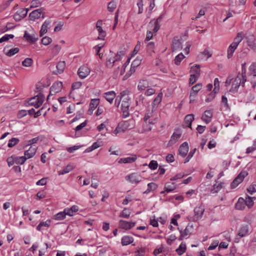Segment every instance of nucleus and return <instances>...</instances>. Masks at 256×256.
Wrapping results in <instances>:
<instances>
[{
  "instance_id": "f257e3e1",
  "label": "nucleus",
  "mask_w": 256,
  "mask_h": 256,
  "mask_svg": "<svg viewBox=\"0 0 256 256\" xmlns=\"http://www.w3.org/2000/svg\"><path fill=\"white\" fill-rule=\"evenodd\" d=\"M134 120H128L122 121L118 123L117 127L114 131L115 134H117L119 132H124L128 129H131L133 127Z\"/></svg>"
},
{
  "instance_id": "f03ea898",
  "label": "nucleus",
  "mask_w": 256,
  "mask_h": 256,
  "mask_svg": "<svg viewBox=\"0 0 256 256\" xmlns=\"http://www.w3.org/2000/svg\"><path fill=\"white\" fill-rule=\"evenodd\" d=\"M204 212V207L201 204L200 206H196L194 208V216L192 217H190V218H189V217H188V218L189 220L192 222H196L202 218Z\"/></svg>"
},
{
  "instance_id": "7ed1b4c3",
  "label": "nucleus",
  "mask_w": 256,
  "mask_h": 256,
  "mask_svg": "<svg viewBox=\"0 0 256 256\" xmlns=\"http://www.w3.org/2000/svg\"><path fill=\"white\" fill-rule=\"evenodd\" d=\"M244 83L245 82H243L242 76H240V73L239 72L232 83V86L231 88L230 89V92H237L238 88L240 85L242 86H244Z\"/></svg>"
},
{
  "instance_id": "20e7f679",
  "label": "nucleus",
  "mask_w": 256,
  "mask_h": 256,
  "mask_svg": "<svg viewBox=\"0 0 256 256\" xmlns=\"http://www.w3.org/2000/svg\"><path fill=\"white\" fill-rule=\"evenodd\" d=\"M248 173L246 171L241 172L231 183V188H236L240 183L243 181L244 178L246 176H248Z\"/></svg>"
},
{
  "instance_id": "39448f33",
  "label": "nucleus",
  "mask_w": 256,
  "mask_h": 256,
  "mask_svg": "<svg viewBox=\"0 0 256 256\" xmlns=\"http://www.w3.org/2000/svg\"><path fill=\"white\" fill-rule=\"evenodd\" d=\"M136 224V222H128L120 220L118 222V228L128 230L134 227Z\"/></svg>"
},
{
  "instance_id": "423d86ee",
  "label": "nucleus",
  "mask_w": 256,
  "mask_h": 256,
  "mask_svg": "<svg viewBox=\"0 0 256 256\" xmlns=\"http://www.w3.org/2000/svg\"><path fill=\"white\" fill-rule=\"evenodd\" d=\"M62 87V82H54L50 88V94L48 96V100L50 95H54L60 92Z\"/></svg>"
},
{
  "instance_id": "0eeeda50",
  "label": "nucleus",
  "mask_w": 256,
  "mask_h": 256,
  "mask_svg": "<svg viewBox=\"0 0 256 256\" xmlns=\"http://www.w3.org/2000/svg\"><path fill=\"white\" fill-rule=\"evenodd\" d=\"M90 69L86 65L81 66L78 72L80 78L82 79L86 78L90 73Z\"/></svg>"
},
{
  "instance_id": "6e6552de",
  "label": "nucleus",
  "mask_w": 256,
  "mask_h": 256,
  "mask_svg": "<svg viewBox=\"0 0 256 256\" xmlns=\"http://www.w3.org/2000/svg\"><path fill=\"white\" fill-rule=\"evenodd\" d=\"M126 180H130L132 184H137L141 181V177L136 173H132L126 176Z\"/></svg>"
},
{
  "instance_id": "1a4fd4ad",
  "label": "nucleus",
  "mask_w": 256,
  "mask_h": 256,
  "mask_svg": "<svg viewBox=\"0 0 256 256\" xmlns=\"http://www.w3.org/2000/svg\"><path fill=\"white\" fill-rule=\"evenodd\" d=\"M188 151V145L187 142H184L180 146L178 150V154L182 157L184 158L186 156Z\"/></svg>"
},
{
  "instance_id": "9d476101",
  "label": "nucleus",
  "mask_w": 256,
  "mask_h": 256,
  "mask_svg": "<svg viewBox=\"0 0 256 256\" xmlns=\"http://www.w3.org/2000/svg\"><path fill=\"white\" fill-rule=\"evenodd\" d=\"M42 8H38L33 10L29 14V18L30 20H34L36 19L40 18L42 14Z\"/></svg>"
},
{
  "instance_id": "9b49d317",
  "label": "nucleus",
  "mask_w": 256,
  "mask_h": 256,
  "mask_svg": "<svg viewBox=\"0 0 256 256\" xmlns=\"http://www.w3.org/2000/svg\"><path fill=\"white\" fill-rule=\"evenodd\" d=\"M125 54V52L124 50H120L117 52L116 54L114 57V58L116 62V66L118 65L117 68L118 70H116V72L118 73V70L120 69V66L118 64V62L122 60V56H124Z\"/></svg>"
},
{
  "instance_id": "f8f14e48",
  "label": "nucleus",
  "mask_w": 256,
  "mask_h": 256,
  "mask_svg": "<svg viewBox=\"0 0 256 256\" xmlns=\"http://www.w3.org/2000/svg\"><path fill=\"white\" fill-rule=\"evenodd\" d=\"M212 116V113L210 110H206L204 112V114L202 116V120L206 124L211 122Z\"/></svg>"
},
{
  "instance_id": "ddd939ff",
  "label": "nucleus",
  "mask_w": 256,
  "mask_h": 256,
  "mask_svg": "<svg viewBox=\"0 0 256 256\" xmlns=\"http://www.w3.org/2000/svg\"><path fill=\"white\" fill-rule=\"evenodd\" d=\"M249 226L248 224L242 225L240 228L238 232V236L240 237H244L248 234Z\"/></svg>"
},
{
  "instance_id": "4468645a",
  "label": "nucleus",
  "mask_w": 256,
  "mask_h": 256,
  "mask_svg": "<svg viewBox=\"0 0 256 256\" xmlns=\"http://www.w3.org/2000/svg\"><path fill=\"white\" fill-rule=\"evenodd\" d=\"M56 71L54 72L53 74H62L65 68H66V63L64 61H60L59 62L56 66Z\"/></svg>"
},
{
  "instance_id": "2eb2a0df",
  "label": "nucleus",
  "mask_w": 256,
  "mask_h": 256,
  "mask_svg": "<svg viewBox=\"0 0 256 256\" xmlns=\"http://www.w3.org/2000/svg\"><path fill=\"white\" fill-rule=\"evenodd\" d=\"M194 120V116L192 114H187L184 119V124L186 127L192 128V123Z\"/></svg>"
},
{
  "instance_id": "dca6fc26",
  "label": "nucleus",
  "mask_w": 256,
  "mask_h": 256,
  "mask_svg": "<svg viewBox=\"0 0 256 256\" xmlns=\"http://www.w3.org/2000/svg\"><path fill=\"white\" fill-rule=\"evenodd\" d=\"M36 152V148L34 146H30L29 149L24 152V156L27 159H29L33 157Z\"/></svg>"
},
{
  "instance_id": "f3484780",
  "label": "nucleus",
  "mask_w": 256,
  "mask_h": 256,
  "mask_svg": "<svg viewBox=\"0 0 256 256\" xmlns=\"http://www.w3.org/2000/svg\"><path fill=\"white\" fill-rule=\"evenodd\" d=\"M182 49V45L180 40L174 38L172 41V51H177Z\"/></svg>"
},
{
  "instance_id": "a211bd4d",
  "label": "nucleus",
  "mask_w": 256,
  "mask_h": 256,
  "mask_svg": "<svg viewBox=\"0 0 256 256\" xmlns=\"http://www.w3.org/2000/svg\"><path fill=\"white\" fill-rule=\"evenodd\" d=\"M104 97L110 104H112L116 97V93L114 91H110L104 94Z\"/></svg>"
},
{
  "instance_id": "6ab92c4d",
  "label": "nucleus",
  "mask_w": 256,
  "mask_h": 256,
  "mask_svg": "<svg viewBox=\"0 0 256 256\" xmlns=\"http://www.w3.org/2000/svg\"><path fill=\"white\" fill-rule=\"evenodd\" d=\"M164 15L163 14L160 15L158 18L154 22V28L152 30L154 33H156L160 28V22L163 19Z\"/></svg>"
},
{
  "instance_id": "aec40b11",
  "label": "nucleus",
  "mask_w": 256,
  "mask_h": 256,
  "mask_svg": "<svg viewBox=\"0 0 256 256\" xmlns=\"http://www.w3.org/2000/svg\"><path fill=\"white\" fill-rule=\"evenodd\" d=\"M24 38L30 43L34 44L38 40V38H36L34 34H30L26 31H25Z\"/></svg>"
},
{
  "instance_id": "412c9836",
  "label": "nucleus",
  "mask_w": 256,
  "mask_h": 256,
  "mask_svg": "<svg viewBox=\"0 0 256 256\" xmlns=\"http://www.w3.org/2000/svg\"><path fill=\"white\" fill-rule=\"evenodd\" d=\"M100 103V100L98 98L92 99L90 104V108L88 112L91 113L95 110Z\"/></svg>"
},
{
  "instance_id": "4be33fe9",
  "label": "nucleus",
  "mask_w": 256,
  "mask_h": 256,
  "mask_svg": "<svg viewBox=\"0 0 256 256\" xmlns=\"http://www.w3.org/2000/svg\"><path fill=\"white\" fill-rule=\"evenodd\" d=\"M51 22L50 20H46L44 21V22L43 23L40 32V36H42L44 34L46 33L48 31V27L49 26V24H50Z\"/></svg>"
},
{
  "instance_id": "5701e85b",
  "label": "nucleus",
  "mask_w": 256,
  "mask_h": 256,
  "mask_svg": "<svg viewBox=\"0 0 256 256\" xmlns=\"http://www.w3.org/2000/svg\"><path fill=\"white\" fill-rule=\"evenodd\" d=\"M246 207L245 200L242 198H238V201L235 205V208L236 210H242Z\"/></svg>"
},
{
  "instance_id": "b1692460",
  "label": "nucleus",
  "mask_w": 256,
  "mask_h": 256,
  "mask_svg": "<svg viewBox=\"0 0 256 256\" xmlns=\"http://www.w3.org/2000/svg\"><path fill=\"white\" fill-rule=\"evenodd\" d=\"M243 36L244 34L242 32H238L232 44L238 47L239 44L243 40Z\"/></svg>"
},
{
  "instance_id": "393cba45",
  "label": "nucleus",
  "mask_w": 256,
  "mask_h": 256,
  "mask_svg": "<svg viewBox=\"0 0 256 256\" xmlns=\"http://www.w3.org/2000/svg\"><path fill=\"white\" fill-rule=\"evenodd\" d=\"M136 160V155H133L132 156H129L127 158H122L118 161L119 163H132Z\"/></svg>"
},
{
  "instance_id": "a878e982",
  "label": "nucleus",
  "mask_w": 256,
  "mask_h": 256,
  "mask_svg": "<svg viewBox=\"0 0 256 256\" xmlns=\"http://www.w3.org/2000/svg\"><path fill=\"white\" fill-rule=\"evenodd\" d=\"M134 242V238L130 236H124L122 238L121 243L122 246H127Z\"/></svg>"
},
{
  "instance_id": "bb28decb",
  "label": "nucleus",
  "mask_w": 256,
  "mask_h": 256,
  "mask_svg": "<svg viewBox=\"0 0 256 256\" xmlns=\"http://www.w3.org/2000/svg\"><path fill=\"white\" fill-rule=\"evenodd\" d=\"M190 228H192V226H188L184 230V231L182 230H180V235L179 238V240H183V238L186 236L189 235L190 234Z\"/></svg>"
},
{
  "instance_id": "cd10ccee",
  "label": "nucleus",
  "mask_w": 256,
  "mask_h": 256,
  "mask_svg": "<svg viewBox=\"0 0 256 256\" xmlns=\"http://www.w3.org/2000/svg\"><path fill=\"white\" fill-rule=\"evenodd\" d=\"M190 72L191 74H193L200 76V66L198 64H195L194 66H192L190 70Z\"/></svg>"
},
{
  "instance_id": "c85d7f7f",
  "label": "nucleus",
  "mask_w": 256,
  "mask_h": 256,
  "mask_svg": "<svg viewBox=\"0 0 256 256\" xmlns=\"http://www.w3.org/2000/svg\"><path fill=\"white\" fill-rule=\"evenodd\" d=\"M130 98L126 94L125 96L122 98L121 106L125 108L126 107L129 108L130 104Z\"/></svg>"
},
{
  "instance_id": "c756f323",
  "label": "nucleus",
  "mask_w": 256,
  "mask_h": 256,
  "mask_svg": "<svg viewBox=\"0 0 256 256\" xmlns=\"http://www.w3.org/2000/svg\"><path fill=\"white\" fill-rule=\"evenodd\" d=\"M158 188V185L154 182H150L148 184V188L144 192V194H148L151 191H154Z\"/></svg>"
},
{
  "instance_id": "7c9ffc66",
  "label": "nucleus",
  "mask_w": 256,
  "mask_h": 256,
  "mask_svg": "<svg viewBox=\"0 0 256 256\" xmlns=\"http://www.w3.org/2000/svg\"><path fill=\"white\" fill-rule=\"evenodd\" d=\"M236 48H237V46H234L232 44H230V45L228 46V50H227V58H228L230 59L232 56L234 52V51Z\"/></svg>"
},
{
  "instance_id": "2f4dec72",
  "label": "nucleus",
  "mask_w": 256,
  "mask_h": 256,
  "mask_svg": "<svg viewBox=\"0 0 256 256\" xmlns=\"http://www.w3.org/2000/svg\"><path fill=\"white\" fill-rule=\"evenodd\" d=\"M148 87V82L146 80H142L138 83V88L140 90H144Z\"/></svg>"
},
{
  "instance_id": "473e14b6",
  "label": "nucleus",
  "mask_w": 256,
  "mask_h": 256,
  "mask_svg": "<svg viewBox=\"0 0 256 256\" xmlns=\"http://www.w3.org/2000/svg\"><path fill=\"white\" fill-rule=\"evenodd\" d=\"M14 158V161L15 162V164H24L26 160V158H25V156H13Z\"/></svg>"
},
{
  "instance_id": "72a5a7b5",
  "label": "nucleus",
  "mask_w": 256,
  "mask_h": 256,
  "mask_svg": "<svg viewBox=\"0 0 256 256\" xmlns=\"http://www.w3.org/2000/svg\"><path fill=\"white\" fill-rule=\"evenodd\" d=\"M74 169V166L70 164L67 165L62 171H59L58 174L59 175H63L68 173Z\"/></svg>"
},
{
  "instance_id": "f704fd0d",
  "label": "nucleus",
  "mask_w": 256,
  "mask_h": 256,
  "mask_svg": "<svg viewBox=\"0 0 256 256\" xmlns=\"http://www.w3.org/2000/svg\"><path fill=\"white\" fill-rule=\"evenodd\" d=\"M152 130L151 126L148 123V122H144L142 125V128L139 132L140 133H144L148 132H150Z\"/></svg>"
},
{
  "instance_id": "c9c22d12",
  "label": "nucleus",
  "mask_w": 256,
  "mask_h": 256,
  "mask_svg": "<svg viewBox=\"0 0 256 256\" xmlns=\"http://www.w3.org/2000/svg\"><path fill=\"white\" fill-rule=\"evenodd\" d=\"M181 135L182 134L180 132H174L170 138V142L171 144L175 143L180 137Z\"/></svg>"
},
{
  "instance_id": "e433bc0d",
  "label": "nucleus",
  "mask_w": 256,
  "mask_h": 256,
  "mask_svg": "<svg viewBox=\"0 0 256 256\" xmlns=\"http://www.w3.org/2000/svg\"><path fill=\"white\" fill-rule=\"evenodd\" d=\"M50 220H47L46 222H41L36 226V230L40 231L42 226L49 227L50 225Z\"/></svg>"
},
{
  "instance_id": "4c0bfd02",
  "label": "nucleus",
  "mask_w": 256,
  "mask_h": 256,
  "mask_svg": "<svg viewBox=\"0 0 256 256\" xmlns=\"http://www.w3.org/2000/svg\"><path fill=\"white\" fill-rule=\"evenodd\" d=\"M130 214V210L126 208H124L120 212L119 217L128 218Z\"/></svg>"
},
{
  "instance_id": "58836bf2",
  "label": "nucleus",
  "mask_w": 256,
  "mask_h": 256,
  "mask_svg": "<svg viewBox=\"0 0 256 256\" xmlns=\"http://www.w3.org/2000/svg\"><path fill=\"white\" fill-rule=\"evenodd\" d=\"M186 245L182 243L179 247L176 250V252L179 256L182 255L186 250Z\"/></svg>"
},
{
  "instance_id": "ea45409f",
  "label": "nucleus",
  "mask_w": 256,
  "mask_h": 256,
  "mask_svg": "<svg viewBox=\"0 0 256 256\" xmlns=\"http://www.w3.org/2000/svg\"><path fill=\"white\" fill-rule=\"evenodd\" d=\"M162 94H159L154 99L152 105V107L154 108L155 106H157L158 104L161 102L162 100Z\"/></svg>"
},
{
  "instance_id": "a19ab883",
  "label": "nucleus",
  "mask_w": 256,
  "mask_h": 256,
  "mask_svg": "<svg viewBox=\"0 0 256 256\" xmlns=\"http://www.w3.org/2000/svg\"><path fill=\"white\" fill-rule=\"evenodd\" d=\"M20 142V140L18 138H13L10 139L8 141V146L9 148H12L16 144H17Z\"/></svg>"
},
{
  "instance_id": "79ce46f5",
  "label": "nucleus",
  "mask_w": 256,
  "mask_h": 256,
  "mask_svg": "<svg viewBox=\"0 0 256 256\" xmlns=\"http://www.w3.org/2000/svg\"><path fill=\"white\" fill-rule=\"evenodd\" d=\"M116 66V62L114 58H107L106 60V66L108 68H112L114 65Z\"/></svg>"
},
{
  "instance_id": "37998d69",
  "label": "nucleus",
  "mask_w": 256,
  "mask_h": 256,
  "mask_svg": "<svg viewBox=\"0 0 256 256\" xmlns=\"http://www.w3.org/2000/svg\"><path fill=\"white\" fill-rule=\"evenodd\" d=\"M96 29L99 34L98 38L99 40H104V38L106 36V32L102 30V27H100V26H98V28H96Z\"/></svg>"
},
{
  "instance_id": "c03bdc74",
  "label": "nucleus",
  "mask_w": 256,
  "mask_h": 256,
  "mask_svg": "<svg viewBox=\"0 0 256 256\" xmlns=\"http://www.w3.org/2000/svg\"><path fill=\"white\" fill-rule=\"evenodd\" d=\"M120 96H118L116 98V100H115V102H114V105L117 108H118L119 106V105L120 104V102L121 99L122 98L125 96V95H126V92L125 91H122V92H120Z\"/></svg>"
},
{
  "instance_id": "a18cd8bd",
  "label": "nucleus",
  "mask_w": 256,
  "mask_h": 256,
  "mask_svg": "<svg viewBox=\"0 0 256 256\" xmlns=\"http://www.w3.org/2000/svg\"><path fill=\"white\" fill-rule=\"evenodd\" d=\"M64 211L60 212L54 216V219L58 220H62L66 218Z\"/></svg>"
},
{
  "instance_id": "49530a36",
  "label": "nucleus",
  "mask_w": 256,
  "mask_h": 256,
  "mask_svg": "<svg viewBox=\"0 0 256 256\" xmlns=\"http://www.w3.org/2000/svg\"><path fill=\"white\" fill-rule=\"evenodd\" d=\"M222 188V184H214L211 190V192L213 194L218 192Z\"/></svg>"
},
{
  "instance_id": "de8ad7c7",
  "label": "nucleus",
  "mask_w": 256,
  "mask_h": 256,
  "mask_svg": "<svg viewBox=\"0 0 256 256\" xmlns=\"http://www.w3.org/2000/svg\"><path fill=\"white\" fill-rule=\"evenodd\" d=\"M176 187L174 186H171L170 185H168V184L166 183L164 186V190L160 192L161 194H164L165 192H170L173 191L174 190H175Z\"/></svg>"
},
{
  "instance_id": "09e8293b",
  "label": "nucleus",
  "mask_w": 256,
  "mask_h": 256,
  "mask_svg": "<svg viewBox=\"0 0 256 256\" xmlns=\"http://www.w3.org/2000/svg\"><path fill=\"white\" fill-rule=\"evenodd\" d=\"M19 48H15L10 49L6 53V54L8 56H12L18 53L19 52Z\"/></svg>"
},
{
  "instance_id": "8fccbe9b",
  "label": "nucleus",
  "mask_w": 256,
  "mask_h": 256,
  "mask_svg": "<svg viewBox=\"0 0 256 256\" xmlns=\"http://www.w3.org/2000/svg\"><path fill=\"white\" fill-rule=\"evenodd\" d=\"M184 56L182 53H180L176 56L174 58V64L179 65L181 61L184 58Z\"/></svg>"
},
{
  "instance_id": "3c124183",
  "label": "nucleus",
  "mask_w": 256,
  "mask_h": 256,
  "mask_svg": "<svg viewBox=\"0 0 256 256\" xmlns=\"http://www.w3.org/2000/svg\"><path fill=\"white\" fill-rule=\"evenodd\" d=\"M116 2H114L113 0L110 2L108 4V9L109 12H112L116 9Z\"/></svg>"
},
{
  "instance_id": "603ef678",
  "label": "nucleus",
  "mask_w": 256,
  "mask_h": 256,
  "mask_svg": "<svg viewBox=\"0 0 256 256\" xmlns=\"http://www.w3.org/2000/svg\"><path fill=\"white\" fill-rule=\"evenodd\" d=\"M33 62V60L31 58H26L24 61L22 62V66L26 67H28L31 66Z\"/></svg>"
},
{
  "instance_id": "864d4df0",
  "label": "nucleus",
  "mask_w": 256,
  "mask_h": 256,
  "mask_svg": "<svg viewBox=\"0 0 256 256\" xmlns=\"http://www.w3.org/2000/svg\"><path fill=\"white\" fill-rule=\"evenodd\" d=\"M14 38V36L13 34H6L2 38H0V43H2L4 42H6L9 40L10 38Z\"/></svg>"
},
{
  "instance_id": "5fc2aeb1",
  "label": "nucleus",
  "mask_w": 256,
  "mask_h": 256,
  "mask_svg": "<svg viewBox=\"0 0 256 256\" xmlns=\"http://www.w3.org/2000/svg\"><path fill=\"white\" fill-rule=\"evenodd\" d=\"M200 76H196L193 74H190V78L189 80V84L190 86L192 85L198 80Z\"/></svg>"
},
{
  "instance_id": "6e6d98bb",
  "label": "nucleus",
  "mask_w": 256,
  "mask_h": 256,
  "mask_svg": "<svg viewBox=\"0 0 256 256\" xmlns=\"http://www.w3.org/2000/svg\"><path fill=\"white\" fill-rule=\"evenodd\" d=\"M251 74L256 76V63L252 64L249 68Z\"/></svg>"
},
{
  "instance_id": "4d7b16f0",
  "label": "nucleus",
  "mask_w": 256,
  "mask_h": 256,
  "mask_svg": "<svg viewBox=\"0 0 256 256\" xmlns=\"http://www.w3.org/2000/svg\"><path fill=\"white\" fill-rule=\"evenodd\" d=\"M121 110L122 112V118H126L130 116L129 114V108H122L121 106Z\"/></svg>"
},
{
  "instance_id": "13d9d810",
  "label": "nucleus",
  "mask_w": 256,
  "mask_h": 256,
  "mask_svg": "<svg viewBox=\"0 0 256 256\" xmlns=\"http://www.w3.org/2000/svg\"><path fill=\"white\" fill-rule=\"evenodd\" d=\"M52 42V39L48 36H44L42 39V43L45 46L49 44Z\"/></svg>"
},
{
  "instance_id": "bf43d9fd",
  "label": "nucleus",
  "mask_w": 256,
  "mask_h": 256,
  "mask_svg": "<svg viewBox=\"0 0 256 256\" xmlns=\"http://www.w3.org/2000/svg\"><path fill=\"white\" fill-rule=\"evenodd\" d=\"M152 113H153V110H148L147 111V112L145 114L144 116V122H146V121H148V120L150 118L152 117Z\"/></svg>"
},
{
  "instance_id": "052dcab7",
  "label": "nucleus",
  "mask_w": 256,
  "mask_h": 256,
  "mask_svg": "<svg viewBox=\"0 0 256 256\" xmlns=\"http://www.w3.org/2000/svg\"><path fill=\"white\" fill-rule=\"evenodd\" d=\"M28 10V9L22 8L17 11V12L21 16V18H23L26 16Z\"/></svg>"
},
{
  "instance_id": "680f3d73",
  "label": "nucleus",
  "mask_w": 256,
  "mask_h": 256,
  "mask_svg": "<svg viewBox=\"0 0 256 256\" xmlns=\"http://www.w3.org/2000/svg\"><path fill=\"white\" fill-rule=\"evenodd\" d=\"M148 166L151 170H154L157 168L158 164L156 160H152L150 161Z\"/></svg>"
},
{
  "instance_id": "e2e57ef3",
  "label": "nucleus",
  "mask_w": 256,
  "mask_h": 256,
  "mask_svg": "<svg viewBox=\"0 0 256 256\" xmlns=\"http://www.w3.org/2000/svg\"><path fill=\"white\" fill-rule=\"evenodd\" d=\"M137 5L138 7V14H142L143 12V0H138V2H137Z\"/></svg>"
},
{
  "instance_id": "0e129e2a",
  "label": "nucleus",
  "mask_w": 256,
  "mask_h": 256,
  "mask_svg": "<svg viewBox=\"0 0 256 256\" xmlns=\"http://www.w3.org/2000/svg\"><path fill=\"white\" fill-rule=\"evenodd\" d=\"M245 202L246 206H247L249 208L252 206L254 204V202L252 198L250 197H248V198H246Z\"/></svg>"
},
{
  "instance_id": "69168bd1",
  "label": "nucleus",
  "mask_w": 256,
  "mask_h": 256,
  "mask_svg": "<svg viewBox=\"0 0 256 256\" xmlns=\"http://www.w3.org/2000/svg\"><path fill=\"white\" fill-rule=\"evenodd\" d=\"M202 84H198L192 87V90L198 93L202 89Z\"/></svg>"
},
{
  "instance_id": "338daca9",
  "label": "nucleus",
  "mask_w": 256,
  "mask_h": 256,
  "mask_svg": "<svg viewBox=\"0 0 256 256\" xmlns=\"http://www.w3.org/2000/svg\"><path fill=\"white\" fill-rule=\"evenodd\" d=\"M164 248L162 246L161 247H160L159 248H155L153 252V254L154 256H156L158 254L162 253L163 252H164Z\"/></svg>"
},
{
  "instance_id": "774afa93",
  "label": "nucleus",
  "mask_w": 256,
  "mask_h": 256,
  "mask_svg": "<svg viewBox=\"0 0 256 256\" xmlns=\"http://www.w3.org/2000/svg\"><path fill=\"white\" fill-rule=\"evenodd\" d=\"M248 192L252 194L254 192H256V184H252L248 188Z\"/></svg>"
}]
</instances>
